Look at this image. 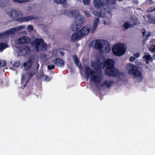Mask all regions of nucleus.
<instances>
[{"label":"nucleus","mask_w":155,"mask_h":155,"mask_svg":"<svg viewBox=\"0 0 155 155\" xmlns=\"http://www.w3.org/2000/svg\"><path fill=\"white\" fill-rule=\"evenodd\" d=\"M64 14L69 17L75 18V22L71 27L72 31L78 30L83 25L84 21V17L80 15L79 11L77 10L71 11L69 9H65L64 11Z\"/></svg>","instance_id":"nucleus-1"},{"label":"nucleus","mask_w":155,"mask_h":155,"mask_svg":"<svg viewBox=\"0 0 155 155\" xmlns=\"http://www.w3.org/2000/svg\"><path fill=\"white\" fill-rule=\"evenodd\" d=\"M8 15L14 21L23 22L29 21L31 19L37 20L38 17L33 15H30L24 17L23 16L22 13L18 10H12L8 13Z\"/></svg>","instance_id":"nucleus-2"},{"label":"nucleus","mask_w":155,"mask_h":155,"mask_svg":"<svg viewBox=\"0 0 155 155\" xmlns=\"http://www.w3.org/2000/svg\"><path fill=\"white\" fill-rule=\"evenodd\" d=\"M104 68H106L105 72L109 77H116L119 74L118 71L114 67V61L111 59H108L103 62Z\"/></svg>","instance_id":"nucleus-3"},{"label":"nucleus","mask_w":155,"mask_h":155,"mask_svg":"<svg viewBox=\"0 0 155 155\" xmlns=\"http://www.w3.org/2000/svg\"><path fill=\"white\" fill-rule=\"evenodd\" d=\"M31 45L35 46V48L37 51H45L47 48V44L44 41L43 39L35 38L31 42Z\"/></svg>","instance_id":"nucleus-4"},{"label":"nucleus","mask_w":155,"mask_h":155,"mask_svg":"<svg viewBox=\"0 0 155 155\" xmlns=\"http://www.w3.org/2000/svg\"><path fill=\"white\" fill-rule=\"evenodd\" d=\"M91 28L90 27L87 26L84 27L81 30L77 31L72 35V40L75 41L87 35L91 30Z\"/></svg>","instance_id":"nucleus-5"},{"label":"nucleus","mask_w":155,"mask_h":155,"mask_svg":"<svg viewBox=\"0 0 155 155\" xmlns=\"http://www.w3.org/2000/svg\"><path fill=\"white\" fill-rule=\"evenodd\" d=\"M85 73L87 77H89V74L91 75L90 81L94 83H99L101 81L102 77L101 75H94L96 72L91 69L89 67H87L85 69Z\"/></svg>","instance_id":"nucleus-6"},{"label":"nucleus","mask_w":155,"mask_h":155,"mask_svg":"<svg viewBox=\"0 0 155 155\" xmlns=\"http://www.w3.org/2000/svg\"><path fill=\"white\" fill-rule=\"evenodd\" d=\"M126 51V48L124 44L121 43L116 44L112 49L114 54L116 56H120L124 54Z\"/></svg>","instance_id":"nucleus-7"},{"label":"nucleus","mask_w":155,"mask_h":155,"mask_svg":"<svg viewBox=\"0 0 155 155\" xmlns=\"http://www.w3.org/2000/svg\"><path fill=\"white\" fill-rule=\"evenodd\" d=\"M126 68L130 75L134 77H138L141 76V71L138 70V68L136 66L130 64L127 65Z\"/></svg>","instance_id":"nucleus-8"},{"label":"nucleus","mask_w":155,"mask_h":155,"mask_svg":"<svg viewBox=\"0 0 155 155\" xmlns=\"http://www.w3.org/2000/svg\"><path fill=\"white\" fill-rule=\"evenodd\" d=\"M106 4L105 3V0H94V6L97 8H103L104 12L106 13H108L109 15L110 14L112 15L110 11H107L106 10L105 6Z\"/></svg>","instance_id":"nucleus-9"},{"label":"nucleus","mask_w":155,"mask_h":155,"mask_svg":"<svg viewBox=\"0 0 155 155\" xmlns=\"http://www.w3.org/2000/svg\"><path fill=\"white\" fill-rule=\"evenodd\" d=\"M103 62H101L100 59H98L96 62H92L91 63V66L94 69L96 70H101L104 68Z\"/></svg>","instance_id":"nucleus-10"},{"label":"nucleus","mask_w":155,"mask_h":155,"mask_svg":"<svg viewBox=\"0 0 155 155\" xmlns=\"http://www.w3.org/2000/svg\"><path fill=\"white\" fill-rule=\"evenodd\" d=\"M30 48L28 46H24L19 49L20 53L24 56L29 55L30 53Z\"/></svg>","instance_id":"nucleus-11"},{"label":"nucleus","mask_w":155,"mask_h":155,"mask_svg":"<svg viewBox=\"0 0 155 155\" xmlns=\"http://www.w3.org/2000/svg\"><path fill=\"white\" fill-rule=\"evenodd\" d=\"M30 41V38L27 36H24L19 38L18 40V42L19 45L28 44L29 43Z\"/></svg>","instance_id":"nucleus-12"},{"label":"nucleus","mask_w":155,"mask_h":155,"mask_svg":"<svg viewBox=\"0 0 155 155\" xmlns=\"http://www.w3.org/2000/svg\"><path fill=\"white\" fill-rule=\"evenodd\" d=\"M53 62L55 65L57 66L61 67H64L65 66L64 61L60 58H56Z\"/></svg>","instance_id":"nucleus-13"},{"label":"nucleus","mask_w":155,"mask_h":155,"mask_svg":"<svg viewBox=\"0 0 155 155\" xmlns=\"http://www.w3.org/2000/svg\"><path fill=\"white\" fill-rule=\"evenodd\" d=\"M33 62L31 59L28 60L26 62H25L23 64V66L25 70H27L31 68Z\"/></svg>","instance_id":"nucleus-14"},{"label":"nucleus","mask_w":155,"mask_h":155,"mask_svg":"<svg viewBox=\"0 0 155 155\" xmlns=\"http://www.w3.org/2000/svg\"><path fill=\"white\" fill-rule=\"evenodd\" d=\"M94 47L97 49L101 50L103 48V45L100 41H99L98 40H97L95 42Z\"/></svg>","instance_id":"nucleus-15"},{"label":"nucleus","mask_w":155,"mask_h":155,"mask_svg":"<svg viewBox=\"0 0 155 155\" xmlns=\"http://www.w3.org/2000/svg\"><path fill=\"white\" fill-rule=\"evenodd\" d=\"M130 22L132 23L130 24V27H134L135 25L139 24L138 19L136 18H132L131 19Z\"/></svg>","instance_id":"nucleus-16"},{"label":"nucleus","mask_w":155,"mask_h":155,"mask_svg":"<svg viewBox=\"0 0 155 155\" xmlns=\"http://www.w3.org/2000/svg\"><path fill=\"white\" fill-rule=\"evenodd\" d=\"M15 32V28H11L4 32V36H5L6 35H12L14 34Z\"/></svg>","instance_id":"nucleus-17"},{"label":"nucleus","mask_w":155,"mask_h":155,"mask_svg":"<svg viewBox=\"0 0 155 155\" xmlns=\"http://www.w3.org/2000/svg\"><path fill=\"white\" fill-rule=\"evenodd\" d=\"M15 32V28H11L4 32V36H5L6 35H12L14 34Z\"/></svg>","instance_id":"nucleus-18"},{"label":"nucleus","mask_w":155,"mask_h":155,"mask_svg":"<svg viewBox=\"0 0 155 155\" xmlns=\"http://www.w3.org/2000/svg\"><path fill=\"white\" fill-rule=\"evenodd\" d=\"M113 0H105V3L106 4L105 6V8L106 10L107 11H110V8L108 5L110 4L114 3L113 2Z\"/></svg>","instance_id":"nucleus-19"},{"label":"nucleus","mask_w":155,"mask_h":155,"mask_svg":"<svg viewBox=\"0 0 155 155\" xmlns=\"http://www.w3.org/2000/svg\"><path fill=\"white\" fill-rule=\"evenodd\" d=\"M113 83L114 82L112 81H111L108 82L106 80L101 85V86H106L107 88H110L112 86Z\"/></svg>","instance_id":"nucleus-20"},{"label":"nucleus","mask_w":155,"mask_h":155,"mask_svg":"<svg viewBox=\"0 0 155 155\" xmlns=\"http://www.w3.org/2000/svg\"><path fill=\"white\" fill-rule=\"evenodd\" d=\"M72 58L74 60V62L77 66H79L81 65V63L79 62L78 58L76 55H74Z\"/></svg>","instance_id":"nucleus-21"},{"label":"nucleus","mask_w":155,"mask_h":155,"mask_svg":"<svg viewBox=\"0 0 155 155\" xmlns=\"http://www.w3.org/2000/svg\"><path fill=\"white\" fill-rule=\"evenodd\" d=\"M8 47V45L4 42H0V51L2 52Z\"/></svg>","instance_id":"nucleus-22"},{"label":"nucleus","mask_w":155,"mask_h":155,"mask_svg":"<svg viewBox=\"0 0 155 155\" xmlns=\"http://www.w3.org/2000/svg\"><path fill=\"white\" fill-rule=\"evenodd\" d=\"M92 13L94 15L98 17H104V15L102 14V12H99L97 11H94Z\"/></svg>","instance_id":"nucleus-23"},{"label":"nucleus","mask_w":155,"mask_h":155,"mask_svg":"<svg viewBox=\"0 0 155 155\" xmlns=\"http://www.w3.org/2000/svg\"><path fill=\"white\" fill-rule=\"evenodd\" d=\"M35 74V70H33L31 71H30V73L29 74V75L28 76V80L26 83L25 84L24 86V87H25L27 85V82L28 81V80L30 79L31 77Z\"/></svg>","instance_id":"nucleus-24"},{"label":"nucleus","mask_w":155,"mask_h":155,"mask_svg":"<svg viewBox=\"0 0 155 155\" xmlns=\"http://www.w3.org/2000/svg\"><path fill=\"white\" fill-rule=\"evenodd\" d=\"M143 58L146 60L147 63H148V61L152 59L151 55H146L143 57Z\"/></svg>","instance_id":"nucleus-25"},{"label":"nucleus","mask_w":155,"mask_h":155,"mask_svg":"<svg viewBox=\"0 0 155 155\" xmlns=\"http://www.w3.org/2000/svg\"><path fill=\"white\" fill-rule=\"evenodd\" d=\"M130 24L129 22H126L124 24V28L125 29H127L129 27H130Z\"/></svg>","instance_id":"nucleus-26"},{"label":"nucleus","mask_w":155,"mask_h":155,"mask_svg":"<svg viewBox=\"0 0 155 155\" xmlns=\"http://www.w3.org/2000/svg\"><path fill=\"white\" fill-rule=\"evenodd\" d=\"M15 2L19 3H23L25 2H28L30 0H12Z\"/></svg>","instance_id":"nucleus-27"},{"label":"nucleus","mask_w":155,"mask_h":155,"mask_svg":"<svg viewBox=\"0 0 155 155\" xmlns=\"http://www.w3.org/2000/svg\"><path fill=\"white\" fill-rule=\"evenodd\" d=\"M20 64V62L19 61H15V62L12 64L13 66L15 67H19Z\"/></svg>","instance_id":"nucleus-28"},{"label":"nucleus","mask_w":155,"mask_h":155,"mask_svg":"<svg viewBox=\"0 0 155 155\" xmlns=\"http://www.w3.org/2000/svg\"><path fill=\"white\" fill-rule=\"evenodd\" d=\"M100 22V20L99 18H96L94 23V25L98 26V24Z\"/></svg>","instance_id":"nucleus-29"},{"label":"nucleus","mask_w":155,"mask_h":155,"mask_svg":"<svg viewBox=\"0 0 155 155\" xmlns=\"http://www.w3.org/2000/svg\"><path fill=\"white\" fill-rule=\"evenodd\" d=\"M24 26H19L14 28H15V30L16 32L18 30H20L22 28H24Z\"/></svg>","instance_id":"nucleus-30"},{"label":"nucleus","mask_w":155,"mask_h":155,"mask_svg":"<svg viewBox=\"0 0 155 155\" xmlns=\"http://www.w3.org/2000/svg\"><path fill=\"white\" fill-rule=\"evenodd\" d=\"M150 50L151 52H155V45H152L150 47Z\"/></svg>","instance_id":"nucleus-31"},{"label":"nucleus","mask_w":155,"mask_h":155,"mask_svg":"<svg viewBox=\"0 0 155 155\" xmlns=\"http://www.w3.org/2000/svg\"><path fill=\"white\" fill-rule=\"evenodd\" d=\"M6 61L0 60V67L4 66L6 65Z\"/></svg>","instance_id":"nucleus-32"},{"label":"nucleus","mask_w":155,"mask_h":155,"mask_svg":"<svg viewBox=\"0 0 155 155\" xmlns=\"http://www.w3.org/2000/svg\"><path fill=\"white\" fill-rule=\"evenodd\" d=\"M28 29L29 31L31 32L33 31L34 28L32 25H29L28 26Z\"/></svg>","instance_id":"nucleus-33"},{"label":"nucleus","mask_w":155,"mask_h":155,"mask_svg":"<svg viewBox=\"0 0 155 155\" xmlns=\"http://www.w3.org/2000/svg\"><path fill=\"white\" fill-rule=\"evenodd\" d=\"M54 2L57 4H60L64 2L66 0H54Z\"/></svg>","instance_id":"nucleus-34"},{"label":"nucleus","mask_w":155,"mask_h":155,"mask_svg":"<svg viewBox=\"0 0 155 155\" xmlns=\"http://www.w3.org/2000/svg\"><path fill=\"white\" fill-rule=\"evenodd\" d=\"M148 11L150 12H155V7H151L149 8Z\"/></svg>","instance_id":"nucleus-35"},{"label":"nucleus","mask_w":155,"mask_h":155,"mask_svg":"<svg viewBox=\"0 0 155 155\" xmlns=\"http://www.w3.org/2000/svg\"><path fill=\"white\" fill-rule=\"evenodd\" d=\"M55 66L54 65H48V69L49 70H51L54 68Z\"/></svg>","instance_id":"nucleus-36"},{"label":"nucleus","mask_w":155,"mask_h":155,"mask_svg":"<svg viewBox=\"0 0 155 155\" xmlns=\"http://www.w3.org/2000/svg\"><path fill=\"white\" fill-rule=\"evenodd\" d=\"M90 2V0H83V3L84 5H88Z\"/></svg>","instance_id":"nucleus-37"},{"label":"nucleus","mask_w":155,"mask_h":155,"mask_svg":"<svg viewBox=\"0 0 155 155\" xmlns=\"http://www.w3.org/2000/svg\"><path fill=\"white\" fill-rule=\"evenodd\" d=\"M146 2L147 4L149 5H151L153 3L152 0H146Z\"/></svg>","instance_id":"nucleus-38"},{"label":"nucleus","mask_w":155,"mask_h":155,"mask_svg":"<svg viewBox=\"0 0 155 155\" xmlns=\"http://www.w3.org/2000/svg\"><path fill=\"white\" fill-rule=\"evenodd\" d=\"M98 26L94 25H93L91 30V31L93 33L96 29Z\"/></svg>","instance_id":"nucleus-39"},{"label":"nucleus","mask_w":155,"mask_h":155,"mask_svg":"<svg viewBox=\"0 0 155 155\" xmlns=\"http://www.w3.org/2000/svg\"><path fill=\"white\" fill-rule=\"evenodd\" d=\"M105 50L107 51V52H109L110 51V45L109 44L107 45L106 47L105 48Z\"/></svg>","instance_id":"nucleus-40"},{"label":"nucleus","mask_w":155,"mask_h":155,"mask_svg":"<svg viewBox=\"0 0 155 155\" xmlns=\"http://www.w3.org/2000/svg\"><path fill=\"white\" fill-rule=\"evenodd\" d=\"M141 31H142L143 37H144L145 35L146 31L144 28H143L141 29Z\"/></svg>","instance_id":"nucleus-41"},{"label":"nucleus","mask_w":155,"mask_h":155,"mask_svg":"<svg viewBox=\"0 0 155 155\" xmlns=\"http://www.w3.org/2000/svg\"><path fill=\"white\" fill-rule=\"evenodd\" d=\"M51 79L49 78V76L48 75L45 76V80L47 81H49Z\"/></svg>","instance_id":"nucleus-42"},{"label":"nucleus","mask_w":155,"mask_h":155,"mask_svg":"<svg viewBox=\"0 0 155 155\" xmlns=\"http://www.w3.org/2000/svg\"><path fill=\"white\" fill-rule=\"evenodd\" d=\"M84 13H85L86 16L87 17H90L91 16L90 14L87 12L85 11Z\"/></svg>","instance_id":"nucleus-43"},{"label":"nucleus","mask_w":155,"mask_h":155,"mask_svg":"<svg viewBox=\"0 0 155 155\" xmlns=\"http://www.w3.org/2000/svg\"><path fill=\"white\" fill-rule=\"evenodd\" d=\"M150 35V32H147V34L146 35L145 39L146 40H147V39L148 37Z\"/></svg>","instance_id":"nucleus-44"},{"label":"nucleus","mask_w":155,"mask_h":155,"mask_svg":"<svg viewBox=\"0 0 155 155\" xmlns=\"http://www.w3.org/2000/svg\"><path fill=\"white\" fill-rule=\"evenodd\" d=\"M136 59V58L135 57L133 56H131L130 58V60L131 62H133Z\"/></svg>","instance_id":"nucleus-45"},{"label":"nucleus","mask_w":155,"mask_h":155,"mask_svg":"<svg viewBox=\"0 0 155 155\" xmlns=\"http://www.w3.org/2000/svg\"><path fill=\"white\" fill-rule=\"evenodd\" d=\"M134 55L136 58H138L140 56V54L139 53H137L134 54Z\"/></svg>","instance_id":"nucleus-46"},{"label":"nucleus","mask_w":155,"mask_h":155,"mask_svg":"<svg viewBox=\"0 0 155 155\" xmlns=\"http://www.w3.org/2000/svg\"><path fill=\"white\" fill-rule=\"evenodd\" d=\"M2 0H0V4L1 5V6L2 7H3V6L4 7L5 5L6 4L5 3H2Z\"/></svg>","instance_id":"nucleus-47"},{"label":"nucleus","mask_w":155,"mask_h":155,"mask_svg":"<svg viewBox=\"0 0 155 155\" xmlns=\"http://www.w3.org/2000/svg\"><path fill=\"white\" fill-rule=\"evenodd\" d=\"M25 75L24 74H22V76L21 77V83H23V81L24 79H25V78H24Z\"/></svg>","instance_id":"nucleus-48"},{"label":"nucleus","mask_w":155,"mask_h":155,"mask_svg":"<svg viewBox=\"0 0 155 155\" xmlns=\"http://www.w3.org/2000/svg\"><path fill=\"white\" fill-rule=\"evenodd\" d=\"M150 20L151 21L150 22V23L155 24V19H152Z\"/></svg>","instance_id":"nucleus-49"},{"label":"nucleus","mask_w":155,"mask_h":155,"mask_svg":"<svg viewBox=\"0 0 155 155\" xmlns=\"http://www.w3.org/2000/svg\"><path fill=\"white\" fill-rule=\"evenodd\" d=\"M3 36H4V32L3 33H0V38H2Z\"/></svg>","instance_id":"nucleus-50"},{"label":"nucleus","mask_w":155,"mask_h":155,"mask_svg":"<svg viewBox=\"0 0 155 155\" xmlns=\"http://www.w3.org/2000/svg\"><path fill=\"white\" fill-rule=\"evenodd\" d=\"M60 54L61 55L63 56L64 55V53L63 52L61 51L60 52Z\"/></svg>","instance_id":"nucleus-51"},{"label":"nucleus","mask_w":155,"mask_h":155,"mask_svg":"<svg viewBox=\"0 0 155 155\" xmlns=\"http://www.w3.org/2000/svg\"><path fill=\"white\" fill-rule=\"evenodd\" d=\"M10 69H12L13 70V69L12 68H11V67H10Z\"/></svg>","instance_id":"nucleus-52"},{"label":"nucleus","mask_w":155,"mask_h":155,"mask_svg":"<svg viewBox=\"0 0 155 155\" xmlns=\"http://www.w3.org/2000/svg\"><path fill=\"white\" fill-rule=\"evenodd\" d=\"M38 67H39V65H38Z\"/></svg>","instance_id":"nucleus-53"},{"label":"nucleus","mask_w":155,"mask_h":155,"mask_svg":"<svg viewBox=\"0 0 155 155\" xmlns=\"http://www.w3.org/2000/svg\"><path fill=\"white\" fill-rule=\"evenodd\" d=\"M105 22H105V21H104V24H105Z\"/></svg>","instance_id":"nucleus-54"}]
</instances>
